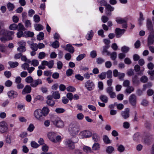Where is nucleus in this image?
Segmentation results:
<instances>
[{
	"label": "nucleus",
	"instance_id": "7ed1b4c3",
	"mask_svg": "<svg viewBox=\"0 0 154 154\" xmlns=\"http://www.w3.org/2000/svg\"><path fill=\"white\" fill-rule=\"evenodd\" d=\"M85 86L88 91L93 90L95 88L94 83L92 81L90 80H88L85 83Z\"/></svg>",
	"mask_w": 154,
	"mask_h": 154
},
{
	"label": "nucleus",
	"instance_id": "393cba45",
	"mask_svg": "<svg viewBox=\"0 0 154 154\" xmlns=\"http://www.w3.org/2000/svg\"><path fill=\"white\" fill-rule=\"evenodd\" d=\"M134 90V88L132 86H128L125 89V92L126 94H129L132 92Z\"/></svg>",
	"mask_w": 154,
	"mask_h": 154
},
{
	"label": "nucleus",
	"instance_id": "79ce46f5",
	"mask_svg": "<svg viewBox=\"0 0 154 154\" xmlns=\"http://www.w3.org/2000/svg\"><path fill=\"white\" fill-rule=\"evenodd\" d=\"M116 21L118 23L121 24L125 23L127 21L126 20L122 18H116Z\"/></svg>",
	"mask_w": 154,
	"mask_h": 154
},
{
	"label": "nucleus",
	"instance_id": "39448f33",
	"mask_svg": "<svg viewBox=\"0 0 154 154\" xmlns=\"http://www.w3.org/2000/svg\"><path fill=\"white\" fill-rule=\"evenodd\" d=\"M128 100L129 103L132 106L135 107L137 102V97L134 94H131L129 97Z\"/></svg>",
	"mask_w": 154,
	"mask_h": 154
},
{
	"label": "nucleus",
	"instance_id": "e2e57ef3",
	"mask_svg": "<svg viewBox=\"0 0 154 154\" xmlns=\"http://www.w3.org/2000/svg\"><path fill=\"white\" fill-rule=\"evenodd\" d=\"M148 78L146 76H142L140 79V80L141 82L143 83H146L148 81Z\"/></svg>",
	"mask_w": 154,
	"mask_h": 154
},
{
	"label": "nucleus",
	"instance_id": "69168bd1",
	"mask_svg": "<svg viewBox=\"0 0 154 154\" xmlns=\"http://www.w3.org/2000/svg\"><path fill=\"white\" fill-rule=\"evenodd\" d=\"M46 103L49 106L52 107L55 104V102L53 100H47Z\"/></svg>",
	"mask_w": 154,
	"mask_h": 154
},
{
	"label": "nucleus",
	"instance_id": "338daca9",
	"mask_svg": "<svg viewBox=\"0 0 154 154\" xmlns=\"http://www.w3.org/2000/svg\"><path fill=\"white\" fill-rule=\"evenodd\" d=\"M33 19L35 23H38L40 20L39 16L37 15H35L33 17Z\"/></svg>",
	"mask_w": 154,
	"mask_h": 154
},
{
	"label": "nucleus",
	"instance_id": "052dcab7",
	"mask_svg": "<svg viewBox=\"0 0 154 154\" xmlns=\"http://www.w3.org/2000/svg\"><path fill=\"white\" fill-rule=\"evenodd\" d=\"M65 109L63 108H57L56 109L55 112L58 113H61L65 112Z\"/></svg>",
	"mask_w": 154,
	"mask_h": 154
},
{
	"label": "nucleus",
	"instance_id": "4468645a",
	"mask_svg": "<svg viewBox=\"0 0 154 154\" xmlns=\"http://www.w3.org/2000/svg\"><path fill=\"white\" fill-rule=\"evenodd\" d=\"M125 31V29H121L120 28H116L115 31L116 37L117 38L120 37Z\"/></svg>",
	"mask_w": 154,
	"mask_h": 154
},
{
	"label": "nucleus",
	"instance_id": "1a4fd4ad",
	"mask_svg": "<svg viewBox=\"0 0 154 154\" xmlns=\"http://www.w3.org/2000/svg\"><path fill=\"white\" fill-rule=\"evenodd\" d=\"M113 91V88L112 86H109L106 89V93L109 94L110 98H114L116 97V94Z\"/></svg>",
	"mask_w": 154,
	"mask_h": 154
},
{
	"label": "nucleus",
	"instance_id": "f257e3e1",
	"mask_svg": "<svg viewBox=\"0 0 154 154\" xmlns=\"http://www.w3.org/2000/svg\"><path fill=\"white\" fill-rule=\"evenodd\" d=\"M80 131V126L78 123L76 122H72L69 125L68 131L69 134L72 136L77 135Z\"/></svg>",
	"mask_w": 154,
	"mask_h": 154
},
{
	"label": "nucleus",
	"instance_id": "2f4dec72",
	"mask_svg": "<svg viewBox=\"0 0 154 154\" xmlns=\"http://www.w3.org/2000/svg\"><path fill=\"white\" fill-rule=\"evenodd\" d=\"M98 76L100 79L102 80L106 78V72H103L100 74L98 75Z\"/></svg>",
	"mask_w": 154,
	"mask_h": 154
},
{
	"label": "nucleus",
	"instance_id": "3c124183",
	"mask_svg": "<svg viewBox=\"0 0 154 154\" xmlns=\"http://www.w3.org/2000/svg\"><path fill=\"white\" fill-rule=\"evenodd\" d=\"M92 138L94 141L97 142L98 141L99 139V137L97 134L94 133L92 134Z\"/></svg>",
	"mask_w": 154,
	"mask_h": 154
},
{
	"label": "nucleus",
	"instance_id": "9d476101",
	"mask_svg": "<svg viewBox=\"0 0 154 154\" xmlns=\"http://www.w3.org/2000/svg\"><path fill=\"white\" fill-rule=\"evenodd\" d=\"M114 8L109 4H107L105 7V12L106 14L108 16L111 15V12L113 11Z\"/></svg>",
	"mask_w": 154,
	"mask_h": 154
},
{
	"label": "nucleus",
	"instance_id": "680f3d73",
	"mask_svg": "<svg viewBox=\"0 0 154 154\" xmlns=\"http://www.w3.org/2000/svg\"><path fill=\"white\" fill-rule=\"evenodd\" d=\"M130 84V82L128 80H125L123 82V85L125 87H128V86H129Z\"/></svg>",
	"mask_w": 154,
	"mask_h": 154
},
{
	"label": "nucleus",
	"instance_id": "a878e982",
	"mask_svg": "<svg viewBox=\"0 0 154 154\" xmlns=\"http://www.w3.org/2000/svg\"><path fill=\"white\" fill-rule=\"evenodd\" d=\"M94 33L92 30H90L86 35V38L88 40H91L94 35Z\"/></svg>",
	"mask_w": 154,
	"mask_h": 154
},
{
	"label": "nucleus",
	"instance_id": "c9c22d12",
	"mask_svg": "<svg viewBox=\"0 0 154 154\" xmlns=\"http://www.w3.org/2000/svg\"><path fill=\"white\" fill-rule=\"evenodd\" d=\"M109 56H110L111 59L115 60L117 57V53L116 52H113L112 53H109Z\"/></svg>",
	"mask_w": 154,
	"mask_h": 154
},
{
	"label": "nucleus",
	"instance_id": "7c9ffc66",
	"mask_svg": "<svg viewBox=\"0 0 154 154\" xmlns=\"http://www.w3.org/2000/svg\"><path fill=\"white\" fill-rule=\"evenodd\" d=\"M35 29L38 31H39L43 30V26L42 25L38 24H36L34 26Z\"/></svg>",
	"mask_w": 154,
	"mask_h": 154
},
{
	"label": "nucleus",
	"instance_id": "f8f14e48",
	"mask_svg": "<svg viewBox=\"0 0 154 154\" xmlns=\"http://www.w3.org/2000/svg\"><path fill=\"white\" fill-rule=\"evenodd\" d=\"M8 97L11 99L16 98L18 96L17 92L14 90L10 91L7 93Z\"/></svg>",
	"mask_w": 154,
	"mask_h": 154
},
{
	"label": "nucleus",
	"instance_id": "cd10ccee",
	"mask_svg": "<svg viewBox=\"0 0 154 154\" xmlns=\"http://www.w3.org/2000/svg\"><path fill=\"white\" fill-rule=\"evenodd\" d=\"M52 95L55 99H59L60 98V95L58 91H56L53 92Z\"/></svg>",
	"mask_w": 154,
	"mask_h": 154
},
{
	"label": "nucleus",
	"instance_id": "bb28decb",
	"mask_svg": "<svg viewBox=\"0 0 154 154\" xmlns=\"http://www.w3.org/2000/svg\"><path fill=\"white\" fill-rule=\"evenodd\" d=\"M101 100L105 103H106L108 101V98L105 95H101L100 97Z\"/></svg>",
	"mask_w": 154,
	"mask_h": 154
},
{
	"label": "nucleus",
	"instance_id": "473e14b6",
	"mask_svg": "<svg viewBox=\"0 0 154 154\" xmlns=\"http://www.w3.org/2000/svg\"><path fill=\"white\" fill-rule=\"evenodd\" d=\"M103 140L104 142L106 144H108L111 143L110 140L106 135H105L103 136Z\"/></svg>",
	"mask_w": 154,
	"mask_h": 154
},
{
	"label": "nucleus",
	"instance_id": "a19ab883",
	"mask_svg": "<svg viewBox=\"0 0 154 154\" xmlns=\"http://www.w3.org/2000/svg\"><path fill=\"white\" fill-rule=\"evenodd\" d=\"M51 46L52 47L54 48H57L59 46V42L57 41L56 40L51 45Z\"/></svg>",
	"mask_w": 154,
	"mask_h": 154
},
{
	"label": "nucleus",
	"instance_id": "f704fd0d",
	"mask_svg": "<svg viewBox=\"0 0 154 154\" xmlns=\"http://www.w3.org/2000/svg\"><path fill=\"white\" fill-rule=\"evenodd\" d=\"M5 35V36H2L0 38V39L2 42H6L11 39V38H8L6 35Z\"/></svg>",
	"mask_w": 154,
	"mask_h": 154
},
{
	"label": "nucleus",
	"instance_id": "c756f323",
	"mask_svg": "<svg viewBox=\"0 0 154 154\" xmlns=\"http://www.w3.org/2000/svg\"><path fill=\"white\" fill-rule=\"evenodd\" d=\"M24 36L26 37H32L34 35L33 32L26 31L24 32Z\"/></svg>",
	"mask_w": 154,
	"mask_h": 154
},
{
	"label": "nucleus",
	"instance_id": "f03ea898",
	"mask_svg": "<svg viewBox=\"0 0 154 154\" xmlns=\"http://www.w3.org/2000/svg\"><path fill=\"white\" fill-rule=\"evenodd\" d=\"M52 122L54 125L59 128H63L64 125V122L58 117H53Z\"/></svg>",
	"mask_w": 154,
	"mask_h": 154
},
{
	"label": "nucleus",
	"instance_id": "423d86ee",
	"mask_svg": "<svg viewBox=\"0 0 154 154\" xmlns=\"http://www.w3.org/2000/svg\"><path fill=\"white\" fill-rule=\"evenodd\" d=\"M92 134V132L89 130H85L81 132L79 135L82 138H89Z\"/></svg>",
	"mask_w": 154,
	"mask_h": 154
},
{
	"label": "nucleus",
	"instance_id": "20e7f679",
	"mask_svg": "<svg viewBox=\"0 0 154 154\" xmlns=\"http://www.w3.org/2000/svg\"><path fill=\"white\" fill-rule=\"evenodd\" d=\"M42 111L40 109H37L34 112V115L35 118L38 120L42 121L43 119Z\"/></svg>",
	"mask_w": 154,
	"mask_h": 154
},
{
	"label": "nucleus",
	"instance_id": "c85d7f7f",
	"mask_svg": "<svg viewBox=\"0 0 154 154\" xmlns=\"http://www.w3.org/2000/svg\"><path fill=\"white\" fill-rule=\"evenodd\" d=\"M100 148V145L98 143H95L93 145L92 149L93 150H99Z\"/></svg>",
	"mask_w": 154,
	"mask_h": 154
},
{
	"label": "nucleus",
	"instance_id": "2eb2a0df",
	"mask_svg": "<svg viewBox=\"0 0 154 154\" xmlns=\"http://www.w3.org/2000/svg\"><path fill=\"white\" fill-rule=\"evenodd\" d=\"M42 84V81L40 79H38L36 80H33L30 86L32 87H36L38 85H41Z\"/></svg>",
	"mask_w": 154,
	"mask_h": 154
},
{
	"label": "nucleus",
	"instance_id": "e433bc0d",
	"mask_svg": "<svg viewBox=\"0 0 154 154\" xmlns=\"http://www.w3.org/2000/svg\"><path fill=\"white\" fill-rule=\"evenodd\" d=\"M2 22L0 21V35H5L6 30L5 29L3 28H2L1 25Z\"/></svg>",
	"mask_w": 154,
	"mask_h": 154
},
{
	"label": "nucleus",
	"instance_id": "ddd939ff",
	"mask_svg": "<svg viewBox=\"0 0 154 154\" xmlns=\"http://www.w3.org/2000/svg\"><path fill=\"white\" fill-rule=\"evenodd\" d=\"M121 115L124 119H128L130 116V109L129 108H125L124 111L122 112Z\"/></svg>",
	"mask_w": 154,
	"mask_h": 154
},
{
	"label": "nucleus",
	"instance_id": "603ef678",
	"mask_svg": "<svg viewBox=\"0 0 154 154\" xmlns=\"http://www.w3.org/2000/svg\"><path fill=\"white\" fill-rule=\"evenodd\" d=\"M121 50L122 52L125 53L128 52L129 50V48L126 46H124L122 47Z\"/></svg>",
	"mask_w": 154,
	"mask_h": 154
},
{
	"label": "nucleus",
	"instance_id": "864d4df0",
	"mask_svg": "<svg viewBox=\"0 0 154 154\" xmlns=\"http://www.w3.org/2000/svg\"><path fill=\"white\" fill-rule=\"evenodd\" d=\"M105 61V60L101 57H98L96 60V62L98 64H101Z\"/></svg>",
	"mask_w": 154,
	"mask_h": 154
},
{
	"label": "nucleus",
	"instance_id": "8fccbe9b",
	"mask_svg": "<svg viewBox=\"0 0 154 154\" xmlns=\"http://www.w3.org/2000/svg\"><path fill=\"white\" fill-rule=\"evenodd\" d=\"M86 54H82L79 55L76 58L77 61H80L85 57Z\"/></svg>",
	"mask_w": 154,
	"mask_h": 154
},
{
	"label": "nucleus",
	"instance_id": "6e6552de",
	"mask_svg": "<svg viewBox=\"0 0 154 154\" xmlns=\"http://www.w3.org/2000/svg\"><path fill=\"white\" fill-rule=\"evenodd\" d=\"M76 142H73L71 139H66L65 144L67 147L70 149H75L74 143Z\"/></svg>",
	"mask_w": 154,
	"mask_h": 154
},
{
	"label": "nucleus",
	"instance_id": "13d9d810",
	"mask_svg": "<svg viewBox=\"0 0 154 154\" xmlns=\"http://www.w3.org/2000/svg\"><path fill=\"white\" fill-rule=\"evenodd\" d=\"M31 65H33L34 66H38L39 64V62L37 60H32Z\"/></svg>",
	"mask_w": 154,
	"mask_h": 154
},
{
	"label": "nucleus",
	"instance_id": "5fc2aeb1",
	"mask_svg": "<svg viewBox=\"0 0 154 154\" xmlns=\"http://www.w3.org/2000/svg\"><path fill=\"white\" fill-rule=\"evenodd\" d=\"M31 146L32 148H37L39 146V144L34 141L31 142Z\"/></svg>",
	"mask_w": 154,
	"mask_h": 154
},
{
	"label": "nucleus",
	"instance_id": "37998d69",
	"mask_svg": "<svg viewBox=\"0 0 154 154\" xmlns=\"http://www.w3.org/2000/svg\"><path fill=\"white\" fill-rule=\"evenodd\" d=\"M140 134L139 133H135L133 136V139L135 141H137L139 139Z\"/></svg>",
	"mask_w": 154,
	"mask_h": 154
},
{
	"label": "nucleus",
	"instance_id": "09e8293b",
	"mask_svg": "<svg viewBox=\"0 0 154 154\" xmlns=\"http://www.w3.org/2000/svg\"><path fill=\"white\" fill-rule=\"evenodd\" d=\"M62 138L61 137L60 135H56V137L55 138V141L53 142L54 143H57V142H60Z\"/></svg>",
	"mask_w": 154,
	"mask_h": 154
},
{
	"label": "nucleus",
	"instance_id": "c03bdc74",
	"mask_svg": "<svg viewBox=\"0 0 154 154\" xmlns=\"http://www.w3.org/2000/svg\"><path fill=\"white\" fill-rule=\"evenodd\" d=\"M7 7L9 11H12L14 9V6L13 4L9 3L7 5Z\"/></svg>",
	"mask_w": 154,
	"mask_h": 154
},
{
	"label": "nucleus",
	"instance_id": "4be33fe9",
	"mask_svg": "<svg viewBox=\"0 0 154 154\" xmlns=\"http://www.w3.org/2000/svg\"><path fill=\"white\" fill-rule=\"evenodd\" d=\"M8 64L9 65L10 67H9L8 69L10 68H14L17 66L19 65V63L17 62H14L13 61H9Z\"/></svg>",
	"mask_w": 154,
	"mask_h": 154
},
{
	"label": "nucleus",
	"instance_id": "bf43d9fd",
	"mask_svg": "<svg viewBox=\"0 0 154 154\" xmlns=\"http://www.w3.org/2000/svg\"><path fill=\"white\" fill-rule=\"evenodd\" d=\"M45 53L43 52H41L39 53L38 57L39 59H41L45 58Z\"/></svg>",
	"mask_w": 154,
	"mask_h": 154
},
{
	"label": "nucleus",
	"instance_id": "aec40b11",
	"mask_svg": "<svg viewBox=\"0 0 154 154\" xmlns=\"http://www.w3.org/2000/svg\"><path fill=\"white\" fill-rule=\"evenodd\" d=\"M65 50L67 51L70 53H73L74 52V48L70 44H67L66 45Z\"/></svg>",
	"mask_w": 154,
	"mask_h": 154
},
{
	"label": "nucleus",
	"instance_id": "f3484780",
	"mask_svg": "<svg viewBox=\"0 0 154 154\" xmlns=\"http://www.w3.org/2000/svg\"><path fill=\"white\" fill-rule=\"evenodd\" d=\"M31 91V88L29 85H26L23 90L22 93L23 94L30 93Z\"/></svg>",
	"mask_w": 154,
	"mask_h": 154
},
{
	"label": "nucleus",
	"instance_id": "dca6fc26",
	"mask_svg": "<svg viewBox=\"0 0 154 154\" xmlns=\"http://www.w3.org/2000/svg\"><path fill=\"white\" fill-rule=\"evenodd\" d=\"M56 135L57 134L56 133L51 132L48 133L47 136L49 139L53 142L55 141V138Z\"/></svg>",
	"mask_w": 154,
	"mask_h": 154
},
{
	"label": "nucleus",
	"instance_id": "412c9836",
	"mask_svg": "<svg viewBox=\"0 0 154 154\" xmlns=\"http://www.w3.org/2000/svg\"><path fill=\"white\" fill-rule=\"evenodd\" d=\"M43 116H47L49 112V109L47 107H44L41 110Z\"/></svg>",
	"mask_w": 154,
	"mask_h": 154
},
{
	"label": "nucleus",
	"instance_id": "5701e85b",
	"mask_svg": "<svg viewBox=\"0 0 154 154\" xmlns=\"http://www.w3.org/2000/svg\"><path fill=\"white\" fill-rule=\"evenodd\" d=\"M114 150V148L111 146H107L106 149V152L109 154H111L112 153Z\"/></svg>",
	"mask_w": 154,
	"mask_h": 154
},
{
	"label": "nucleus",
	"instance_id": "0eeeda50",
	"mask_svg": "<svg viewBox=\"0 0 154 154\" xmlns=\"http://www.w3.org/2000/svg\"><path fill=\"white\" fill-rule=\"evenodd\" d=\"M8 131V125L6 122H0V132L2 133L7 132Z\"/></svg>",
	"mask_w": 154,
	"mask_h": 154
},
{
	"label": "nucleus",
	"instance_id": "58836bf2",
	"mask_svg": "<svg viewBox=\"0 0 154 154\" xmlns=\"http://www.w3.org/2000/svg\"><path fill=\"white\" fill-rule=\"evenodd\" d=\"M9 28L10 30H15L17 29L18 26L15 23H13L10 25Z\"/></svg>",
	"mask_w": 154,
	"mask_h": 154
},
{
	"label": "nucleus",
	"instance_id": "72a5a7b5",
	"mask_svg": "<svg viewBox=\"0 0 154 154\" xmlns=\"http://www.w3.org/2000/svg\"><path fill=\"white\" fill-rule=\"evenodd\" d=\"M18 28L17 29L18 31H25L26 29L23 25L21 23L18 24Z\"/></svg>",
	"mask_w": 154,
	"mask_h": 154
},
{
	"label": "nucleus",
	"instance_id": "6ab92c4d",
	"mask_svg": "<svg viewBox=\"0 0 154 154\" xmlns=\"http://www.w3.org/2000/svg\"><path fill=\"white\" fill-rule=\"evenodd\" d=\"M132 81L133 85L135 86L138 85L140 83L137 75H135L132 78Z\"/></svg>",
	"mask_w": 154,
	"mask_h": 154
},
{
	"label": "nucleus",
	"instance_id": "a211bd4d",
	"mask_svg": "<svg viewBox=\"0 0 154 154\" xmlns=\"http://www.w3.org/2000/svg\"><path fill=\"white\" fill-rule=\"evenodd\" d=\"M146 27L148 30L151 31H152L154 29H153V26L151 20L149 19L147 20L146 22Z\"/></svg>",
	"mask_w": 154,
	"mask_h": 154
},
{
	"label": "nucleus",
	"instance_id": "9b49d317",
	"mask_svg": "<svg viewBox=\"0 0 154 154\" xmlns=\"http://www.w3.org/2000/svg\"><path fill=\"white\" fill-rule=\"evenodd\" d=\"M147 42L148 45H152L154 42V29L150 32L148 38Z\"/></svg>",
	"mask_w": 154,
	"mask_h": 154
},
{
	"label": "nucleus",
	"instance_id": "ea45409f",
	"mask_svg": "<svg viewBox=\"0 0 154 154\" xmlns=\"http://www.w3.org/2000/svg\"><path fill=\"white\" fill-rule=\"evenodd\" d=\"M66 89L68 91L71 92H74L76 90L75 88L72 86H69L67 87Z\"/></svg>",
	"mask_w": 154,
	"mask_h": 154
},
{
	"label": "nucleus",
	"instance_id": "4d7b16f0",
	"mask_svg": "<svg viewBox=\"0 0 154 154\" xmlns=\"http://www.w3.org/2000/svg\"><path fill=\"white\" fill-rule=\"evenodd\" d=\"M35 128V127L32 124H30L27 129V130L29 132H32Z\"/></svg>",
	"mask_w": 154,
	"mask_h": 154
},
{
	"label": "nucleus",
	"instance_id": "b1692460",
	"mask_svg": "<svg viewBox=\"0 0 154 154\" xmlns=\"http://www.w3.org/2000/svg\"><path fill=\"white\" fill-rule=\"evenodd\" d=\"M5 35H6L8 38H11V40L12 39L14 35V32L13 31H8L6 30Z\"/></svg>",
	"mask_w": 154,
	"mask_h": 154
},
{
	"label": "nucleus",
	"instance_id": "49530a36",
	"mask_svg": "<svg viewBox=\"0 0 154 154\" xmlns=\"http://www.w3.org/2000/svg\"><path fill=\"white\" fill-rule=\"evenodd\" d=\"M33 80V78L31 76L27 77L25 79V82L28 83H30Z\"/></svg>",
	"mask_w": 154,
	"mask_h": 154
},
{
	"label": "nucleus",
	"instance_id": "6e6d98bb",
	"mask_svg": "<svg viewBox=\"0 0 154 154\" xmlns=\"http://www.w3.org/2000/svg\"><path fill=\"white\" fill-rule=\"evenodd\" d=\"M107 77L108 79H111L112 77V72L111 70H109L106 72Z\"/></svg>",
	"mask_w": 154,
	"mask_h": 154
},
{
	"label": "nucleus",
	"instance_id": "774afa93",
	"mask_svg": "<svg viewBox=\"0 0 154 154\" xmlns=\"http://www.w3.org/2000/svg\"><path fill=\"white\" fill-rule=\"evenodd\" d=\"M73 72V70L72 69H69L66 71V75L67 76H69L72 75Z\"/></svg>",
	"mask_w": 154,
	"mask_h": 154
},
{
	"label": "nucleus",
	"instance_id": "0e129e2a",
	"mask_svg": "<svg viewBox=\"0 0 154 154\" xmlns=\"http://www.w3.org/2000/svg\"><path fill=\"white\" fill-rule=\"evenodd\" d=\"M13 84L12 82L10 80L6 81L5 83V85L7 87H11Z\"/></svg>",
	"mask_w": 154,
	"mask_h": 154
},
{
	"label": "nucleus",
	"instance_id": "de8ad7c7",
	"mask_svg": "<svg viewBox=\"0 0 154 154\" xmlns=\"http://www.w3.org/2000/svg\"><path fill=\"white\" fill-rule=\"evenodd\" d=\"M44 33L42 32H40L38 35H37V39L38 40H43L44 38Z\"/></svg>",
	"mask_w": 154,
	"mask_h": 154
},
{
	"label": "nucleus",
	"instance_id": "4c0bfd02",
	"mask_svg": "<svg viewBox=\"0 0 154 154\" xmlns=\"http://www.w3.org/2000/svg\"><path fill=\"white\" fill-rule=\"evenodd\" d=\"M30 48L32 51H36L38 49V45L36 43H32L30 45Z\"/></svg>",
	"mask_w": 154,
	"mask_h": 154
},
{
	"label": "nucleus",
	"instance_id": "a18cd8bd",
	"mask_svg": "<svg viewBox=\"0 0 154 154\" xmlns=\"http://www.w3.org/2000/svg\"><path fill=\"white\" fill-rule=\"evenodd\" d=\"M17 50L20 52H23L26 50V47L23 46H19L17 48Z\"/></svg>",
	"mask_w": 154,
	"mask_h": 154
}]
</instances>
